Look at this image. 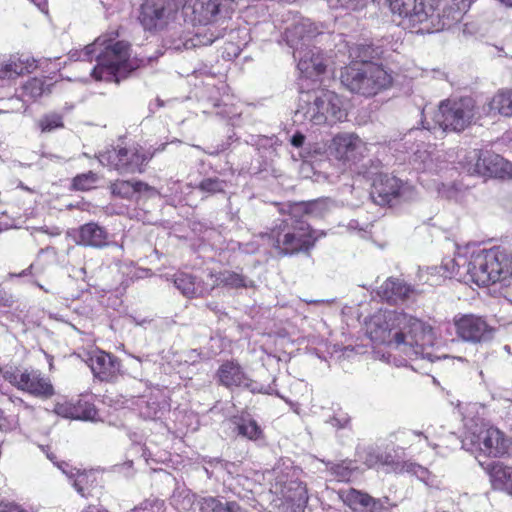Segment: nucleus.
<instances>
[{"mask_svg": "<svg viewBox=\"0 0 512 512\" xmlns=\"http://www.w3.org/2000/svg\"><path fill=\"white\" fill-rule=\"evenodd\" d=\"M34 3L41 11H45L47 0H30Z\"/></svg>", "mask_w": 512, "mask_h": 512, "instance_id": "59", "label": "nucleus"}, {"mask_svg": "<svg viewBox=\"0 0 512 512\" xmlns=\"http://www.w3.org/2000/svg\"><path fill=\"white\" fill-rule=\"evenodd\" d=\"M445 268L450 276L479 286L505 282L512 276L506 255L498 249L465 248L449 258Z\"/></svg>", "mask_w": 512, "mask_h": 512, "instance_id": "4", "label": "nucleus"}, {"mask_svg": "<svg viewBox=\"0 0 512 512\" xmlns=\"http://www.w3.org/2000/svg\"><path fill=\"white\" fill-rule=\"evenodd\" d=\"M417 290L398 278H388L379 288L378 295L385 301L398 304L411 299Z\"/></svg>", "mask_w": 512, "mask_h": 512, "instance_id": "25", "label": "nucleus"}, {"mask_svg": "<svg viewBox=\"0 0 512 512\" xmlns=\"http://www.w3.org/2000/svg\"><path fill=\"white\" fill-rule=\"evenodd\" d=\"M215 34H207L203 29L190 30L189 28L178 27L167 33L163 42L167 49L181 51L196 47L211 45L214 42Z\"/></svg>", "mask_w": 512, "mask_h": 512, "instance_id": "19", "label": "nucleus"}, {"mask_svg": "<svg viewBox=\"0 0 512 512\" xmlns=\"http://www.w3.org/2000/svg\"><path fill=\"white\" fill-rule=\"evenodd\" d=\"M393 505L389 502L387 497L383 499H375L372 497L367 510L364 512H391Z\"/></svg>", "mask_w": 512, "mask_h": 512, "instance_id": "52", "label": "nucleus"}, {"mask_svg": "<svg viewBox=\"0 0 512 512\" xmlns=\"http://www.w3.org/2000/svg\"><path fill=\"white\" fill-rule=\"evenodd\" d=\"M173 282L175 287L188 298L204 296L210 292L209 284L196 281L195 277L184 272L175 274Z\"/></svg>", "mask_w": 512, "mask_h": 512, "instance_id": "30", "label": "nucleus"}, {"mask_svg": "<svg viewBox=\"0 0 512 512\" xmlns=\"http://www.w3.org/2000/svg\"><path fill=\"white\" fill-rule=\"evenodd\" d=\"M78 245L103 248L108 244V232L95 222L86 223L75 232Z\"/></svg>", "mask_w": 512, "mask_h": 512, "instance_id": "27", "label": "nucleus"}, {"mask_svg": "<svg viewBox=\"0 0 512 512\" xmlns=\"http://www.w3.org/2000/svg\"><path fill=\"white\" fill-rule=\"evenodd\" d=\"M489 111L512 117V90H500L489 102Z\"/></svg>", "mask_w": 512, "mask_h": 512, "instance_id": "38", "label": "nucleus"}, {"mask_svg": "<svg viewBox=\"0 0 512 512\" xmlns=\"http://www.w3.org/2000/svg\"><path fill=\"white\" fill-rule=\"evenodd\" d=\"M347 117V108L342 97L330 90H319L301 96L295 112L296 121H307L315 125L335 124Z\"/></svg>", "mask_w": 512, "mask_h": 512, "instance_id": "7", "label": "nucleus"}, {"mask_svg": "<svg viewBox=\"0 0 512 512\" xmlns=\"http://www.w3.org/2000/svg\"><path fill=\"white\" fill-rule=\"evenodd\" d=\"M391 12L402 18V25L417 33L450 28L470 8V0H437V6L425 0H386Z\"/></svg>", "mask_w": 512, "mask_h": 512, "instance_id": "2", "label": "nucleus"}, {"mask_svg": "<svg viewBox=\"0 0 512 512\" xmlns=\"http://www.w3.org/2000/svg\"><path fill=\"white\" fill-rule=\"evenodd\" d=\"M233 10V0H188L184 6L185 16L194 29L213 33L214 41L223 36L226 18Z\"/></svg>", "mask_w": 512, "mask_h": 512, "instance_id": "9", "label": "nucleus"}, {"mask_svg": "<svg viewBox=\"0 0 512 512\" xmlns=\"http://www.w3.org/2000/svg\"><path fill=\"white\" fill-rule=\"evenodd\" d=\"M501 3L509 6V7H512V0H499Z\"/></svg>", "mask_w": 512, "mask_h": 512, "instance_id": "63", "label": "nucleus"}, {"mask_svg": "<svg viewBox=\"0 0 512 512\" xmlns=\"http://www.w3.org/2000/svg\"><path fill=\"white\" fill-rule=\"evenodd\" d=\"M484 469L488 472L491 484L494 489L512 495V467L501 462L488 464Z\"/></svg>", "mask_w": 512, "mask_h": 512, "instance_id": "29", "label": "nucleus"}, {"mask_svg": "<svg viewBox=\"0 0 512 512\" xmlns=\"http://www.w3.org/2000/svg\"><path fill=\"white\" fill-rule=\"evenodd\" d=\"M384 50L373 45H358L350 55L359 59L341 70L342 85L352 93L364 97L375 96L392 85V74L382 65L370 61L384 57Z\"/></svg>", "mask_w": 512, "mask_h": 512, "instance_id": "5", "label": "nucleus"}, {"mask_svg": "<svg viewBox=\"0 0 512 512\" xmlns=\"http://www.w3.org/2000/svg\"><path fill=\"white\" fill-rule=\"evenodd\" d=\"M477 108L475 101L470 97L446 99L440 102L435 113L433 126L424 125L423 129L431 131L439 129L445 131L461 132L470 126L476 119Z\"/></svg>", "mask_w": 512, "mask_h": 512, "instance_id": "11", "label": "nucleus"}, {"mask_svg": "<svg viewBox=\"0 0 512 512\" xmlns=\"http://www.w3.org/2000/svg\"><path fill=\"white\" fill-rule=\"evenodd\" d=\"M333 427L345 428L350 422V418L347 414H336L328 421Z\"/></svg>", "mask_w": 512, "mask_h": 512, "instance_id": "55", "label": "nucleus"}, {"mask_svg": "<svg viewBox=\"0 0 512 512\" xmlns=\"http://www.w3.org/2000/svg\"><path fill=\"white\" fill-rule=\"evenodd\" d=\"M36 67V60L29 55H0V80L8 82L14 81L18 77L33 72Z\"/></svg>", "mask_w": 512, "mask_h": 512, "instance_id": "22", "label": "nucleus"}, {"mask_svg": "<svg viewBox=\"0 0 512 512\" xmlns=\"http://www.w3.org/2000/svg\"><path fill=\"white\" fill-rule=\"evenodd\" d=\"M454 359H457L458 361H461V362L464 361V358H462V357H454Z\"/></svg>", "mask_w": 512, "mask_h": 512, "instance_id": "64", "label": "nucleus"}, {"mask_svg": "<svg viewBox=\"0 0 512 512\" xmlns=\"http://www.w3.org/2000/svg\"><path fill=\"white\" fill-rule=\"evenodd\" d=\"M470 159H476L473 168L469 169L471 174L499 179L512 178V163L498 154L475 150Z\"/></svg>", "mask_w": 512, "mask_h": 512, "instance_id": "18", "label": "nucleus"}, {"mask_svg": "<svg viewBox=\"0 0 512 512\" xmlns=\"http://www.w3.org/2000/svg\"><path fill=\"white\" fill-rule=\"evenodd\" d=\"M304 141H305V136L301 133H296L291 138V144L297 148L302 147V145L304 144Z\"/></svg>", "mask_w": 512, "mask_h": 512, "instance_id": "58", "label": "nucleus"}, {"mask_svg": "<svg viewBox=\"0 0 512 512\" xmlns=\"http://www.w3.org/2000/svg\"><path fill=\"white\" fill-rule=\"evenodd\" d=\"M140 416L144 419L156 420L160 419L166 408V403L160 402L155 397L148 399L141 398L137 404Z\"/></svg>", "mask_w": 512, "mask_h": 512, "instance_id": "37", "label": "nucleus"}, {"mask_svg": "<svg viewBox=\"0 0 512 512\" xmlns=\"http://www.w3.org/2000/svg\"><path fill=\"white\" fill-rule=\"evenodd\" d=\"M32 268H33V265H30L28 268L24 269L22 272H20L19 274H10L11 277L13 276H18V277H22V276H26L28 274L31 273L32 271Z\"/></svg>", "mask_w": 512, "mask_h": 512, "instance_id": "60", "label": "nucleus"}, {"mask_svg": "<svg viewBox=\"0 0 512 512\" xmlns=\"http://www.w3.org/2000/svg\"><path fill=\"white\" fill-rule=\"evenodd\" d=\"M197 188L207 196L213 195L216 193L223 192L225 189V182L220 180L219 178H205L203 179L197 186Z\"/></svg>", "mask_w": 512, "mask_h": 512, "instance_id": "46", "label": "nucleus"}, {"mask_svg": "<svg viewBox=\"0 0 512 512\" xmlns=\"http://www.w3.org/2000/svg\"><path fill=\"white\" fill-rule=\"evenodd\" d=\"M37 124L43 133L52 132L55 129L62 128L64 125L63 118L58 113L45 114L38 120Z\"/></svg>", "mask_w": 512, "mask_h": 512, "instance_id": "45", "label": "nucleus"}, {"mask_svg": "<svg viewBox=\"0 0 512 512\" xmlns=\"http://www.w3.org/2000/svg\"><path fill=\"white\" fill-rule=\"evenodd\" d=\"M248 43V33L245 28L231 30L228 34V41L223 47L222 57L226 60L236 58Z\"/></svg>", "mask_w": 512, "mask_h": 512, "instance_id": "33", "label": "nucleus"}, {"mask_svg": "<svg viewBox=\"0 0 512 512\" xmlns=\"http://www.w3.org/2000/svg\"><path fill=\"white\" fill-rule=\"evenodd\" d=\"M83 512H103L96 506H89L85 511Z\"/></svg>", "mask_w": 512, "mask_h": 512, "instance_id": "61", "label": "nucleus"}, {"mask_svg": "<svg viewBox=\"0 0 512 512\" xmlns=\"http://www.w3.org/2000/svg\"><path fill=\"white\" fill-rule=\"evenodd\" d=\"M117 34L99 36L83 50L70 52L73 60L97 62L91 75L95 80L116 82L130 72L145 65L144 59H130V45L126 41L116 40Z\"/></svg>", "mask_w": 512, "mask_h": 512, "instance_id": "3", "label": "nucleus"}, {"mask_svg": "<svg viewBox=\"0 0 512 512\" xmlns=\"http://www.w3.org/2000/svg\"><path fill=\"white\" fill-rule=\"evenodd\" d=\"M327 469L337 481L346 482L351 480L356 470V466L353 461L344 460L339 463L329 464Z\"/></svg>", "mask_w": 512, "mask_h": 512, "instance_id": "42", "label": "nucleus"}, {"mask_svg": "<svg viewBox=\"0 0 512 512\" xmlns=\"http://www.w3.org/2000/svg\"><path fill=\"white\" fill-rule=\"evenodd\" d=\"M359 456L364 464L369 468H373L378 465L392 467L395 465L393 455L378 447H368L361 454H359Z\"/></svg>", "mask_w": 512, "mask_h": 512, "instance_id": "36", "label": "nucleus"}, {"mask_svg": "<svg viewBox=\"0 0 512 512\" xmlns=\"http://www.w3.org/2000/svg\"><path fill=\"white\" fill-rule=\"evenodd\" d=\"M217 377L220 384L229 389L244 388L253 393H268L263 385L250 379L243 368L233 361L224 362L217 371Z\"/></svg>", "mask_w": 512, "mask_h": 512, "instance_id": "21", "label": "nucleus"}, {"mask_svg": "<svg viewBox=\"0 0 512 512\" xmlns=\"http://www.w3.org/2000/svg\"><path fill=\"white\" fill-rule=\"evenodd\" d=\"M299 474L300 470L290 461L278 463L269 472L270 492L280 501L279 505H290L293 511L302 509L308 501L307 489L299 481Z\"/></svg>", "mask_w": 512, "mask_h": 512, "instance_id": "10", "label": "nucleus"}, {"mask_svg": "<svg viewBox=\"0 0 512 512\" xmlns=\"http://www.w3.org/2000/svg\"><path fill=\"white\" fill-rule=\"evenodd\" d=\"M86 362L93 375L101 381L112 380L120 370L118 360L102 350H95L89 353Z\"/></svg>", "mask_w": 512, "mask_h": 512, "instance_id": "24", "label": "nucleus"}, {"mask_svg": "<svg viewBox=\"0 0 512 512\" xmlns=\"http://www.w3.org/2000/svg\"><path fill=\"white\" fill-rule=\"evenodd\" d=\"M457 336L465 342L480 343L491 337L486 320L475 314H457L453 318Z\"/></svg>", "mask_w": 512, "mask_h": 512, "instance_id": "20", "label": "nucleus"}, {"mask_svg": "<svg viewBox=\"0 0 512 512\" xmlns=\"http://www.w3.org/2000/svg\"><path fill=\"white\" fill-rule=\"evenodd\" d=\"M284 36L286 43L293 49L298 50L310 45V42L323 33V24H316L309 18L298 14H288Z\"/></svg>", "mask_w": 512, "mask_h": 512, "instance_id": "15", "label": "nucleus"}, {"mask_svg": "<svg viewBox=\"0 0 512 512\" xmlns=\"http://www.w3.org/2000/svg\"><path fill=\"white\" fill-rule=\"evenodd\" d=\"M442 154L432 145H423L418 148L412 158V165L418 172L437 173L442 169Z\"/></svg>", "mask_w": 512, "mask_h": 512, "instance_id": "26", "label": "nucleus"}, {"mask_svg": "<svg viewBox=\"0 0 512 512\" xmlns=\"http://www.w3.org/2000/svg\"><path fill=\"white\" fill-rule=\"evenodd\" d=\"M238 434L250 440H257L262 437V430L254 419L242 418L237 423Z\"/></svg>", "mask_w": 512, "mask_h": 512, "instance_id": "43", "label": "nucleus"}, {"mask_svg": "<svg viewBox=\"0 0 512 512\" xmlns=\"http://www.w3.org/2000/svg\"><path fill=\"white\" fill-rule=\"evenodd\" d=\"M333 202L327 198L317 199L308 203H297L291 206L290 211L295 217H301L303 214L315 218L324 217L332 208Z\"/></svg>", "mask_w": 512, "mask_h": 512, "instance_id": "31", "label": "nucleus"}, {"mask_svg": "<svg viewBox=\"0 0 512 512\" xmlns=\"http://www.w3.org/2000/svg\"><path fill=\"white\" fill-rule=\"evenodd\" d=\"M332 10L344 9L348 11L360 10L366 6L368 0H326Z\"/></svg>", "mask_w": 512, "mask_h": 512, "instance_id": "48", "label": "nucleus"}, {"mask_svg": "<svg viewBox=\"0 0 512 512\" xmlns=\"http://www.w3.org/2000/svg\"><path fill=\"white\" fill-rule=\"evenodd\" d=\"M329 151L336 160L351 166L365 156L367 145L357 134L343 132L332 138Z\"/></svg>", "mask_w": 512, "mask_h": 512, "instance_id": "17", "label": "nucleus"}, {"mask_svg": "<svg viewBox=\"0 0 512 512\" xmlns=\"http://www.w3.org/2000/svg\"><path fill=\"white\" fill-rule=\"evenodd\" d=\"M13 302L12 296L0 289V306L11 307Z\"/></svg>", "mask_w": 512, "mask_h": 512, "instance_id": "57", "label": "nucleus"}, {"mask_svg": "<svg viewBox=\"0 0 512 512\" xmlns=\"http://www.w3.org/2000/svg\"><path fill=\"white\" fill-rule=\"evenodd\" d=\"M164 502L156 497H150L144 500L139 506L131 510V512H164Z\"/></svg>", "mask_w": 512, "mask_h": 512, "instance_id": "50", "label": "nucleus"}, {"mask_svg": "<svg viewBox=\"0 0 512 512\" xmlns=\"http://www.w3.org/2000/svg\"><path fill=\"white\" fill-rule=\"evenodd\" d=\"M45 92L44 82L38 78L28 80L23 86V93L25 96L32 99L41 97Z\"/></svg>", "mask_w": 512, "mask_h": 512, "instance_id": "49", "label": "nucleus"}, {"mask_svg": "<svg viewBox=\"0 0 512 512\" xmlns=\"http://www.w3.org/2000/svg\"><path fill=\"white\" fill-rule=\"evenodd\" d=\"M408 470L416 475L419 479L426 481V478L429 474L428 470L417 464H410L408 466Z\"/></svg>", "mask_w": 512, "mask_h": 512, "instance_id": "56", "label": "nucleus"}, {"mask_svg": "<svg viewBox=\"0 0 512 512\" xmlns=\"http://www.w3.org/2000/svg\"><path fill=\"white\" fill-rule=\"evenodd\" d=\"M57 467L67 476L72 482L75 490L82 496H87L90 487L96 481V474L93 471H80L71 467L66 462L55 463Z\"/></svg>", "mask_w": 512, "mask_h": 512, "instance_id": "28", "label": "nucleus"}, {"mask_svg": "<svg viewBox=\"0 0 512 512\" xmlns=\"http://www.w3.org/2000/svg\"><path fill=\"white\" fill-rule=\"evenodd\" d=\"M314 152L316 154H322L324 152V147L319 146V147L315 148Z\"/></svg>", "mask_w": 512, "mask_h": 512, "instance_id": "62", "label": "nucleus"}, {"mask_svg": "<svg viewBox=\"0 0 512 512\" xmlns=\"http://www.w3.org/2000/svg\"><path fill=\"white\" fill-rule=\"evenodd\" d=\"M150 187L141 181L117 180L111 185V192L121 198H130L136 192L148 191Z\"/></svg>", "mask_w": 512, "mask_h": 512, "instance_id": "39", "label": "nucleus"}, {"mask_svg": "<svg viewBox=\"0 0 512 512\" xmlns=\"http://www.w3.org/2000/svg\"><path fill=\"white\" fill-rule=\"evenodd\" d=\"M210 279L212 283L209 284L210 291H212L216 286H227L230 288H242V287H250L253 282L242 274L225 270L221 271L218 274H210Z\"/></svg>", "mask_w": 512, "mask_h": 512, "instance_id": "32", "label": "nucleus"}, {"mask_svg": "<svg viewBox=\"0 0 512 512\" xmlns=\"http://www.w3.org/2000/svg\"><path fill=\"white\" fill-rule=\"evenodd\" d=\"M78 414L77 419H82L86 421H96L98 418V412L94 405L89 403L82 404L78 403Z\"/></svg>", "mask_w": 512, "mask_h": 512, "instance_id": "51", "label": "nucleus"}, {"mask_svg": "<svg viewBox=\"0 0 512 512\" xmlns=\"http://www.w3.org/2000/svg\"><path fill=\"white\" fill-rule=\"evenodd\" d=\"M338 496L345 505L357 512H364L367 510L372 499V497L367 493L354 488L340 489L338 491Z\"/></svg>", "mask_w": 512, "mask_h": 512, "instance_id": "34", "label": "nucleus"}, {"mask_svg": "<svg viewBox=\"0 0 512 512\" xmlns=\"http://www.w3.org/2000/svg\"><path fill=\"white\" fill-rule=\"evenodd\" d=\"M321 235L312 230L306 220L295 217L290 211L288 217L271 230L269 237L279 254L293 255L310 250Z\"/></svg>", "mask_w": 512, "mask_h": 512, "instance_id": "8", "label": "nucleus"}, {"mask_svg": "<svg viewBox=\"0 0 512 512\" xmlns=\"http://www.w3.org/2000/svg\"><path fill=\"white\" fill-rule=\"evenodd\" d=\"M152 155L142 151L139 144L127 147H117L99 154V162L103 166L118 171L119 173L142 172V167L151 159Z\"/></svg>", "mask_w": 512, "mask_h": 512, "instance_id": "12", "label": "nucleus"}, {"mask_svg": "<svg viewBox=\"0 0 512 512\" xmlns=\"http://www.w3.org/2000/svg\"><path fill=\"white\" fill-rule=\"evenodd\" d=\"M199 505L201 512H246L236 501L224 498L205 497Z\"/></svg>", "mask_w": 512, "mask_h": 512, "instance_id": "35", "label": "nucleus"}, {"mask_svg": "<svg viewBox=\"0 0 512 512\" xmlns=\"http://www.w3.org/2000/svg\"><path fill=\"white\" fill-rule=\"evenodd\" d=\"M195 502V495L185 487H177L170 497V505L177 512H188Z\"/></svg>", "mask_w": 512, "mask_h": 512, "instance_id": "40", "label": "nucleus"}, {"mask_svg": "<svg viewBox=\"0 0 512 512\" xmlns=\"http://www.w3.org/2000/svg\"><path fill=\"white\" fill-rule=\"evenodd\" d=\"M5 381L35 397L48 398L54 394L50 380L39 370L9 367L1 370Z\"/></svg>", "mask_w": 512, "mask_h": 512, "instance_id": "13", "label": "nucleus"}, {"mask_svg": "<svg viewBox=\"0 0 512 512\" xmlns=\"http://www.w3.org/2000/svg\"><path fill=\"white\" fill-rule=\"evenodd\" d=\"M55 413L57 415H60L64 418H74L77 419L78 414V408L75 406H72L69 403H58L55 405L54 409Z\"/></svg>", "mask_w": 512, "mask_h": 512, "instance_id": "53", "label": "nucleus"}, {"mask_svg": "<svg viewBox=\"0 0 512 512\" xmlns=\"http://www.w3.org/2000/svg\"><path fill=\"white\" fill-rule=\"evenodd\" d=\"M466 429L461 440L462 448L473 453H480L490 457H501L508 453L510 441L495 427H486L482 420L476 416L480 406L469 403L465 406L457 405Z\"/></svg>", "mask_w": 512, "mask_h": 512, "instance_id": "6", "label": "nucleus"}, {"mask_svg": "<svg viewBox=\"0 0 512 512\" xmlns=\"http://www.w3.org/2000/svg\"><path fill=\"white\" fill-rule=\"evenodd\" d=\"M294 58L298 61L297 67L306 78H315L325 72L326 59L320 49L306 46L294 50Z\"/></svg>", "mask_w": 512, "mask_h": 512, "instance_id": "23", "label": "nucleus"}, {"mask_svg": "<svg viewBox=\"0 0 512 512\" xmlns=\"http://www.w3.org/2000/svg\"><path fill=\"white\" fill-rule=\"evenodd\" d=\"M178 5L174 0H144L139 21L147 31H160L175 21Z\"/></svg>", "mask_w": 512, "mask_h": 512, "instance_id": "14", "label": "nucleus"}, {"mask_svg": "<svg viewBox=\"0 0 512 512\" xmlns=\"http://www.w3.org/2000/svg\"><path fill=\"white\" fill-rule=\"evenodd\" d=\"M467 188L461 184H441L437 187L438 195L445 199L460 201L465 195Z\"/></svg>", "mask_w": 512, "mask_h": 512, "instance_id": "44", "label": "nucleus"}, {"mask_svg": "<svg viewBox=\"0 0 512 512\" xmlns=\"http://www.w3.org/2000/svg\"><path fill=\"white\" fill-rule=\"evenodd\" d=\"M367 332L372 342L384 344L386 351L376 349L374 358L396 367H416L412 362L427 360L434 362L447 358L437 354L438 344L433 327L426 322L399 311H385L373 315L367 324Z\"/></svg>", "mask_w": 512, "mask_h": 512, "instance_id": "1", "label": "nucleus"}, {"mask_svg": "<svg viewBox=\"0 0 512 512\" xmlns=\"http://www.w3.org/2000/svg\"><path fill=\"white\" fill-rule=\"evenodd\" d=\"M449 259H445L443 261V264L440 268H437V267H427L425 269H419L418 271V280L419 282H421L422 284H428L430 286H435V285H439L440 282L444 279V278H451L452 276H450L445 268V263L448 261Z\"/></svg>", "mask_w": 512, "mask_h": 512, "instance_id": "41", "label": "nucleus"}, {"mask_svg": "<svg viewBox=\"0 0 512 512\" xmlns=\"http://www.w3.org/2000/svg\"><path fill=\"white\" fill-rule=\"evenodd\" d=\"M98 181V175L92 171L77 175L73 179V187L76 190H90L95 187Z\"/></svg>", "mask_w": 512, "mask_h": 512, "instance_id": "47", "label": "nucleus"}, {"mask_svg": "<svg viewBox=\"0 0 512 512\" xmlns=\"http://www.w3.org/2000/svg\"><path fill=\"white\" fill-rule=\"evenodd\" d=\"M415 436L423 437L425 441L428 443V445L432 446L433 448H436L439 446V444H434L430 441V438L437 436V431L435 427L428 426L424 431H413L412 432Z\"/></svg>", "mask_w": 512, "mask_h": 512, "instance_id": "54", "label": "nucleus"}, {"mask_svg": "<svg viewBox=\"0 0 512 512\" xmlns=\"http://www.w3.org/2000/svg\"><path fill=\"white\" fill-rule=\"evenodd\" d=\"M413 188L395 176L378 175L372 185L371 198L378 205L392 204L397 199L408 200L412 197Z\"/></svg>", "mask_w": 512, "mask_h": 512, "instance_id": "16", "label": "nucleus"}]
</instances>
